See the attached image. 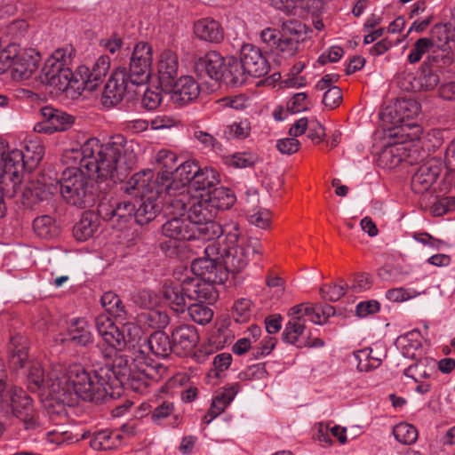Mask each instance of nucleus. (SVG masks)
Returning a JSON list of instances; mask_svg holds the SVG:
<instances>
[{"instance_id": "obj_37", "label": "nucleus", "mask_w": 455, "mask_h": 455, "mask_svg": "<svg viewBox=\"0 0 455 455\" xmlns=\"http://www.w3.org/2000/svg\"><path fill=\"white\" fill-rule=\"evenodd\" d=\"M219 182L220 175L214 168L207 166L201 168L199 166V172H197L192 186V189L195 190L193 194L208 192L212 190V188L217 186Z\"/></svg>"}, {"instance_id": "obj_64", "label": "nucleus", "mask_w": 455, "mask_h": 455, "mask_svg": "<svg viewBox=\"0 0 455 455\" xmlns=\"http://www.w3.org/2000/svg\"><path fill=\"white\" fill-rule=\"evenodd\" d=\"M270 219V212L267 209L253 210L248 213L250 223L263 229L269 226Z\"/></svg>"}, {"instance_id": "obj_41", "label": "nucleus", "mask_w": 455, "mask_h": 455, "mask_svg": "<svg viewBox=\"0 0 455 455\" xmlns=\"http://www.w3.org/2000/svg\"><path fill=\"white\" fill-rule=\"evenodd\" d=\"M119 433L101 430L95 433L90 441L91 447L97 451H107L116 448L119 444Z\"/></svg>"}, {"instance_id": "obj_20", "label": "nucleus", "mask_w": 455, "mask_h": 455, "mask_svg": "<svg viewBox=\"0 0 455 455\" xmlns=\"http://www.w3.org/2000/svg\"><path fill=\"white\" fill-rule=\"evenodd\" d=\"M110 68V59L107 55L100 56L92 68L85 65L79 66L76 69L78 77L77 84L80 87V93L84 90L93 91L103 81Z\"/></svg>"}, {"instance_id": "obj_36", "label": "nucleus", "mask_w": 455, "mask_h": 455, "mask_svg": "<svg viewBox=\"0 0 455 455\" xmlns=\"http://www.w3.org/2000/svg\"><path fill=\"white\" fill-rule=\"evenodd\" d=\"M68 337L70 340L80 346H87L93 340L91 327L84 318H75L71 320L68 327Z\"/></svg>"}, {"instance_id": "obj_29", "label": "nucleus", "mask_w": 455, "mask_h": 455, "mask_svg": "<svg viewBox=\"0 0 455 455\" xmlns=\"http://www.w3.org/2000/svg\"><path fill=\"white\" fill-rule=\"evenodd\" d=\"M173 350L179 354H187L192 351L199 341V335L195 326L183 324L174 328L172 331Z\"/></svg>"}, {"instance_id": "obj_7", "label": "nucleus", "mask_w": 455, "mask_h": 455, "mask_svg": "<svg viewBox=\"0 0 455 455\" xmlns=\"http://www.w3.org/2000/svg\"><path fill=\"white\" fill-rule=\"evenodd\" d=\"M116 321L117 323H115L106 315H100L95 319L97 331L108 346L101 351L105 358H112L128 345L133 347L143 333L142 327L134 322L124 321V318Z\"/></svg>"}, {"instance_id": "obj_59", "label": "nucleus", "mask_w": 455, "mask_h": 455, "mask_svg": "<svg viewBox=\"0 0 455 455\" xmlns=\"http://www.w3.org/2000/svg\"><path fill=\"white\" fill-rule=\"evenodd\" d=\"M306 92L295 93L287 102V111L296 114L307 110L311 107Z\"/></svg>"}, {"instance_id": "obj_38", "label": "nucleus", "mask_w": 455, "mask_h": 455, "mask_svg": "<svg viewBox=\"0 0 455 455\" xmlns=\"http://www.w3.org/2000/svg\"><path fill=\"white\" fill-rule=\"evenodd\" d=\"M353 356L360 371L377 369L382 362L380 355L371 347L355 351Z\"/></svg>"}, {"instance_id": "obj_18", "label": "nucleus", "mask_w": 455, "mask_h": 455, "mask_svg": "<svg viewBox=\"0 0 455 455\" xmlns=\"http://www.w3.org/2000/svg\"><path fill=\"white\" fill-rule=\"evenodd\" d=\"M153 51L146 42L136 44L131 60L129 76L130 83L135 85L146 84L151 76Z\"/></svg>"}, {"instance_id": "obj_17", "label": "nucleus", "mask_w": 455, "mask_h": 455, "mask_svg": "<svg viewBox=\"0 0 455 455\" xmlns=\"http://www.w3.org/2000/svg\"><path fill=\"white\" fill-rule=\"evenodd\" d=\"M152 170H144L133 174L125 185V192L129 195L144 197L151 194H165L171 196L173 190L172 184H165L157 176L155 180Z\"/></svg>"}, {"instance_id": "obj_30", "label": "nucleus", "mask_w": 455, "mask_h": 455, "mask_svg": "<svg viewBox=\"0 0 455 455\" xmlns=\"http://www.w3.org/2000/svg\"><path fill=\"white\" fill-rule=\"evenodd\" d=\"M225 59L217 52L211 51L196 62V71L201 76L204 75L212 79L220 80L223 76Z\"/></svg>"}, {"instance_id": "obj_21", "label": "nucleus", "mask_w": 455, "mask_h": 455, "mask_svg": "<svg viewBox=\"0 0 455 455\" xmlns=\"http://www.w3.org/2000/svg\"><path fill=\"white\" fill-rule=\"evenodd\" d=\"M41 121L34 126V131L38 133L52 134L64 132L71 128L74 117L61 110L45 106L41 108Z\"/></svg>"}, {"instance_id": "obj_61", "label": "nucleus", "mask_w": 455, "mask_h": 455, "mask_svg": "<svg viewBox=\"0 0 455 455\" xmlns=\"http://www.w3.org/2000/svg\"><path fill=\"white\" fill-rule=\"evenodd\" d=\"M78 438L73 436L68 431H60L57 429L45 433V442L52 444L62 445L76 442Z\"/></svg>"}, {"instance_id": "obj_8", "label": "nucleus", "mask_w": 455, "mask_h": 455, "mask_svg": "<svg viewBox=\"0 0 455 455\" xmlns=\"http://www.w3.org/2000/svg\"><path fill=\"white\" fill-rule=\"evenodd\" d=\"M72 59L71 48L55 50L44 61L40 74L41 82L57 93L74 91L80 93L76 72L69 65Z\"/></svg>"}, {"instance_id": "obj_56", "label": "nucleus", "mask_w": 455, "mask_h": 455, "mask_svg": "<svg viewBox=\"0 0 455 455\" xmlns=\"http://www.w3.org/2000/svg\"><path fill=\"white\" fill-rule=\"evenodd\" d=\"M422 292H419L414 289H406L403 287L389 289L386 291V298L387 300L395 303H402L409 299H414L420 295Z\"/></svg>"}, {"instance_id": "obj_57", "label": "nucleus", "mask_w": 455, "mask_h": 455, "mask_svg": "<svg viewBox=\"0 0 455 455\" xmlns=\"http://www.w3.org/2000/svg\"><path fill=\"white\" fill-rule=\"evenodd\" d=\"M298 39H292L283 35L274 51L283 58L294 56L299 50Z\"/></svg>"}, {"instance_id": "obj_46", "label": "nucleus", "mask_w": 455, "mask_h": 455, "mask_svg": "<svg viewBox=\"0 0 455 455\" xmlns=\"http://www.w3.org/2000/svg\"><path fill=\"white\" fill-rule=\"evenodd\" d=\"M196 301V303L188 306V311L191 319L198 324L208 323L212 319L213 312L204 302L211 303L212 301L205 299Z\"/></svg>"}, {"instance_id": "obj_48", "label": "nucleus", "mask_w": 455, "mask_h": 455, "mask_svg": "<svg viewBox=\"0 0 455 455\" xmlns=\"http://www.w3.org/2000/svg\"><path fill=\"white\" fill-rule=\"evenodd\" d=\"M393 435L397 442L407 445L414 443L418 438L416 427L406 422L395 425L393 428Z\"/></svg>"}, {"instance_id": "obj_5", "label": "nucleus", "mask_w": 455, "mask_h": 455, "mask_svg": "<svg viewBox=\"0 0 455 455\" xmlns=\"http://www.w3.org/2000/svg\"><path fill=\"white\" fill-rule=\"evenodd\" d=\"M288 315L290 320L283 331V341L298 347L323 346L322 339L317 338L311 339L310 331L307 329L305 323L307 319L315 324H323L331 315H334V308L331 306L322 307L317 304L301 303L292 307Z\"/></svg>"}, {"instance_id": "obj_35", "label": "nucleus", "mask_w": 455, "mask_h": 455, "mask_svg": "<svg viewBox=\"0 0 455 455\" xmlns=\"http://www.w3.org/2000/svg\"><path fill=\"white\" fill-rule=\"evenodd\" d=\"M395 346L403 357L416 358L422 346V336L419 331L413 330L396 339Z\"/></svg>"}, {"instance_id": "obj_34", "label": "nucleus", "mask_w": 455, "mask_h": 455, "mask_svg": "<svg viewBox=\"0 0 455 455\" xmlns=\"http://www.w3.org/2000/svg\"><path fill=\"white\" fill-rule=\"evenodd\" d=\"M242 60H238L234 56L225 59L223 76L227 82L233 85L243 84L249 76Z\"/></svg>"}, {"instance_id": "obj_39", "label": "nucleus", "mask_w": 455, "mask_h": 455, "mask_svg": "<svg viewBox=\"0 0 455 455\" xmlns=\"http://www.w3.org/2000/svg\"><path fill=\"white\" fill-rule=\"evenodd\" d=\"M98 219L92 214H84L75 225L73 234L77 241L84 242L93 236L98 229Z\"/></svg>"}, {"instance_id": "obj_15", "label": "nucleus", "mask_w": 455, "mask_h": 455, "mask_svg": "<svg viewBox=\"0 0 455 455\" xmlns=\"http://www.w3.org/2000/svg\"><path fill=\"white\" fill-rule=\"evenodd\" d=\"M235 202V194L227 188H216L202 194H189V204L197 221L214 222L217 210L229 209Z\"/></svg>"}, {"instance_id": "obj_31", "label": "nucleus", "mask_w": 455, "mask_h": 455, "mask_svg": "<svg viewBox=\"0 0 455 455\" xmlns=\"http://www.w3.org/2000/svg\"><path fill=\"white\" fill-rule=\"evenodd\" d=\"M194 34L201 41L219 44L224 38V31L221 25L211 18H203L194 24Z\"/></svg>"}, {"instance_id": "obj_60", "label": "nucleus", "mask_w": 455, "mask_h": 455, "mask_svg": "<svg viewBox=\"0 0 455 455\" xmlns=\"http://www.w3.org/2000/svg\"><path fill=\"white\" fill-rule=\"evenodd\" d=\"M282 31L283 35H285L286 36L288 35L292 36H294L293 39H298V42H299V40H302L303 36L306 35L307 28L302 22L297 20H289L282 23Z\"/></svg>"}, {"instance_id": "obj_52", "label": "nucleus", "mask_w": 455, "mask_h": 455, "mask_svg": "<svg viewBox=\"0 0 455 455\" xmlns=\"http://www.w3.org/2000/svg\"><path fill=\"white\" fill-rule=\"evenodd\" d=\"M434 46V42L427 37H421L418 39L411 52L407 56V60L410 64L418 63L423 57L425 53H427L432 47Z\"/></svg>"}, {"instance_id": "obj_54", "label": "nucleus", "mask_w": 455, "mask_h": 455, "mask_svg": "<svg viewBox=\"0 0 455 455\" xmlns=\"http://www.w3.org/2000/svg\"><path fill=\"white\" fill-rule=\"evenodd\" d=\"M257 161L258 156L249 152L235 153L226 157V164L235 168H247L254 165Z\"/></svg>"}, {"instance_id": "obj_32", "label": "nucleus", "mask_w": 455, "mask_h": 455, "mask_svg": "<svg viewBox=\"0 0 455 455\" xmlns=\"http://www.w3.org/2000/svg\"><path fill=\"white\" fill-rule=\"evenodd\" d=\"M240 391L239 384H232L217 392L212 398L211 408L204 416L207 424L211 423L217 416H219L235 399Z\"/></svg>"}, {"instance_id": "obj_4", "label": "nucleus", "mask_w": 455, "mask_h": 455, "mask_svg": "<svg viewBox=\"0 0 455 455\" xmlns=\"http://www.w3.org/2000/svg\"><path fill=\"white\" fill-rule=\"evenodd\" d=\"M44 148L38 139L26 142L25 152L18 148H11L0 140V184L1 188L10 196L20 189L23 169L34 170L41 162Z\"/></svg>"}, {"instance_id": "obj_62", "label": "nucleus", "mask_w": 455, "mask_h": 455, "mask_svg": "<svg viewBox=\"0 0 455 455\" xmlns=\"http://www.w3.org/2000/svg\"><path fill=\"white\" fill-rule=\"evenodd\" d=\"M251 302L247 299H238L233 307V316L237 323H244L251 316Z\"/></svg>"}, {"instance_id": "obj_16", "label": "nucleus", "mask_w": 455, "mask_h": 455, "mask_svg": "<svg viewBox=\"0 0 455 455\" xmlns=\"http://www.w3.org/2000/svg\"><path fill=\"white\" fill-rule=\"evenodd\" d=\"M421 110L420 104L413 99H399L387 106L381 113L383 122L393 128H400L403 135L413 131L416 135L421 132V127L411 122Z\"/></svg>"}, {"instance_id": "obj_22", "label": "nucleus", "mask_w": 455, "mask_h": 455, "mask_svg": "<svg viewBox=\"0 0 455 455\" xmlns=\"http://www.w3.org/2000/svg\"><path fill=\"white\" fill-rule=\"evenodd\" d=\"M130 82L125 68H118L111 74L105 85L101 103L110 108L121 102Z\"/></svg>"}, {"instance_id": "obj_47", "label": "nucleus", "mask_w": 455, "mask_h": 455, "mask_svg": "<svg viewBox=\"0 0 455 455\" xmlns=\"http://www.w3.org/2000/svg\"><path fill=\"white\" fill-rule=\"evenodd\" d=\"M439 83V77L433 72H422L417 77H413L411 82V87L406 90L412 91H431L436 87Z\"/></svg>"}, {"instance_id": "obj_23", "label": "nucleus", "mask_w": 455, "mask_h": 455, "mask_svg": "<svg viewBox=\"0 0 455 455\" xmlns=\"http://www.w3.org/2000/svg\"><path fill=\"white\" fill-rule=\"evenodd\" d=\"M442 170V164L430 158L421 164L411 177V188L417 194L430 191L435 184Z\"/></svg>"}, {"instance_id": "obj_12", "label": "nucleus", "mask_w": 455, "mask_h": 455, "mask_svg": "<svg viewBox=\"0 0 455 455\" xmlns=\"http://www.w3.org/2000/svg\"><path fill=\"white\" fill-rule=\"evenodd\" d=\"M8 353L10 364L13 369H22L26 366V364L28 365L27 378L28 386L30 390L36 391L40 388H45L49 391V395L52 396L53 399H55L54 394L49 387V374L56 365L51 369L47 374V379H45L44 370L42 369L39 362H27L28 340L24 336L20 334L12 337L8 347Z\"/></svg>"}, {"instance_id": "obj_40", "label": "nucleus", "mask_w": 455, "mask_h": 455, "mask_svg": "<svg viewBox=\"0 0 455 455\" xmlns=\"http://www.w3.org/2000/svg\"><path fill=\"white\" fill-rule=\"evenodd\" d=\"M148 347L158 357H166L173 350V342L164 331H156L148 339Z\"/></svg>"}, {"instance_id": "obj_11", "label": "nucleus", "mask_w": 455, "mask_h": 455, "mask_svg": "<svg viewBox=\"0 0 455 455\" xmlns=\"http://www.w3.org/2000/svg\"><path fill=\"white\" fill-rule=\"evenodd\" d=\"M58 181L63 200L73 206L84 208L93 203L91 180H94L84 173L78 166L65 164Z\"/></svg>"}, {"instance_id": "obj_1", "label": "nucleus", "mask_w": 455, "mask_h": 455, "mask_svg": "<svg viewBox=\"0 0 455 455\" xmlns=\"http://www.w3.org/2000/svg\"><path fill=\"white\" fill-rule=\"evenodd\" d=\"M138 145L116 135L103 144L96 138L88 139L79 148H67L64 164L76 165L97 181L122 180L137 162Z\"/></svg>"}, {"instance_id": "obj_28", "label": "nucleus", "mask_w": 455, "mask_h": 455, "mask_svg": "<svg viewBox=\"0 0 455 455\" xmlns=\"http://www.w3.org/2000/svg\"><path fill=\"white\" fill-rule=\"evenodd\" d=\"M175 180H179L181 184V187L176 184L175 180L171 181L173 190L172 191V195L168 196L169 198H174L177 195L185 192L192 194V186L196 180V176L197 172H199V165L194 160H188L182 164H180L175 169Z\"/></svg>"}, {"instance_id": "obj_55", "label": "nucleus", "mask_w": 455, "mask_h": 455, "mask_svg": "<svg viewBox=\"0 0 455 455\" xmlns=\"http://www.w3.org/2000/svg\"><path fill=\"white\" fill-rule=\"evenodd\" d=\"M434 373L432 367L427 366L423 363H418L410 365L404 371V375L417 381L430 380L431 376Z\"/></svg>"}, {"instance_id": "obj_19", "label": "nucleus", "mask_w": 455, "mask_h": 455, "mask_svg": "<svg viewBox=\"0 0 455 455\" xmlns=\"http://www.w3.org/2000/svg\"><path fill=\"white\" fill-rule=\"evenodd\" d=\"M424 156L425 152L420 153L417 145L401 141L385 147L379 154V161L384 167L394 168L402 162L416 164Z\"/></svg>"}, {"instance_id": "obj_51", "label": "nucleus", "mask_w": 455, "mask_h": 455, "mask_svg": "<svg viewBox=\"0 0 455 455\" xmlns=\"http://www.w3.org/2000/svg\"><path fill=\"white\" fill-rule=\"evenodd\" d=\"M251 124L247 119H242L228 124L224 129V135L227 139H245L250 135Z\"/></svg>"}, {"instance_id": "obj_43", "label": "nucleus", "mask_w": 455, "mask_h": 455, "mask_svg": "<svg viewBox=\"0 0 455 455\" xmlns=\"http://www.w3.org/2000/svg\"><path fill=\"white\" fill-rule=\"evenodd\" d=\"M138 319L144 326L154 329H164L170 322L169 315L166 312L156 309L155 307L139 315Z\"/></svg>"}, {"instance_id": "obj_2", "label": "nucleus", "mask_w": 455, "mask_h": 455, "mask_svg": "<svg viewBox=\"0 0 455 455\" xmlns=\"http://www.w3.org/2000/svg\"><path fill=\"white\" fill-rule=\"evenodd\" d=\"M121 381L112 365L97 366L88 371L75 363L64 367L57 364L49 374V387L55 400L64 405H73L77 397L84 401L100 402L121 395Z\"/></svg>"}, {"instance_id": "obj_6", "label": "nucleus", "mask_w": 455, "mask_h": 455, "mask_svg": "<svg viewBox=\"0 0 455 455\" xmlns=\"http://www.w3.org/2000/svg\"><path fill=\"white\" fill-rule=\"evenodd\" d=\"M225 239L220 243V260L226 272L238 273L243 270L251 257L260 253L261 244L259 239L242 235L236 223L227 225L223 228Z\"/></svg>"}, {"instance_id": "obj_42", "label": "nucleus", "mask_w": 455, "mask_h": 455, "mask_svg": "<svg viewBox=\"0 0 455 455\" xmlns=\"http://www.w3.org/2000/svg\"><path fill=\"white\" fill-rule=\"evenodd\" d=\"M156 162L160 164L164 169L163 172L159 173L161 180L165 184H171V175L176 168L177 156L174 152L168 149H161L156 155Z\"/></svg>"}, {"instance_id": "obj_13", "label": "nucleus", "mask_w": 455, "mask_h": 455, "mask_svg": "<svg viewBox=\"0 0 455 455\" xmlns=\"http://www.w3.org/2000/svg\"><path fill=\"white\" fill-rule=\"evenodd\" d=\"M212 292L209 284L186 276L180 283H165L161 289L162 300L175 312H184L188 300H203Z\"/></svg>"}, {"instance_id": "obj_3", "label": "nucleus", "mask_w": 455, "mask_h": 455, "mask_svg": "<svg viewBox=\"0 0 455 455\" xmlns=\"http://www.w3.org/2000/svg\"><path fill=\"white\" fill-rule=\"evenodd\" d=\"M165 214L169 220L162 226V234L170 240L169 245L162 244V249H175L181 242L198 240L212 241L223 234V228L217 222L197 221L189 204V193L182 192L174 198H164Z\"/></svg>"}, {"instance_id": "obj_53", "label": "nucleus", "mask_w": 455, "mask_h": 455, "mask_svg": "<svg viewBox=\"0 0 455 455\" xmlns=\"http://www.w3.org/2000/svg\"><path fill=\"white\" fill-rule=\"evenodd\" d=\"M180 120L172 114H159L150 120V128L154 131L170 130L180 126Z\"/></svg>"}, {"instance_id": "obj_10", "label": "nucleus", "mask_w": 455, "mask_h": 455, "mask_svg": "<svg viewBox=\"0 0 455 455\" xmlns=\"http://www.w3.org/2000/svg\"><path fill=\"white\" fill-rule=\"evenodd\" d=\"M6 371L0 358V402L8 413L20 419L26 429H34L38 426L32 400L26 392L6 383Z\"/></svg>"}, {"instance_id": "obj_33", "label": "nucleus", "mask_w": 455, "mask_h": 455, "mask_svg": "<svg viewBox=\"0 0 455 455\" xmlns=\"http://www.w3.org/2000/svg\"><path fill=\"white\" fill-rule=\"evenodd\" d=\"M163 194H151L150 196L140 197L139 207L134 210V220L139 225H145L154 220L157 212L160 210L161 202L158 197Z\"/></svg>"}, {"instance_id": "obj_24", "label": "nucleus", "mask_w": 455, "mask_h": 455, "mask_svg": "<svg viewBox=\"0 0 455 455\" xmlns=\"http://www.w3.org/2000/svg\"><path fill=\"white\" fill-rule=\"evenodd\" d=\"M135 205L129 202H116L111 204L101 202L99 205V212L101 217L111 221L113 226H117L120 229L134 220Z\"/></svg>"}, {"instance_id": "obj_45", "label": "nucleus", "mask_w": 455, "mask_h": 455, "mask_svg": "<svg viewBox=\"0 0 455 455\" xmlns=\"http://www.w3.org/2000/svg\"><path fill=\"white\" fill-rule=\"evenodd\" d=\"M33 229L36 235L43 239H50L58 235L56 222L49 215L36 218L33 222Z\"/></svg>"}, {"instance_id": "obj_63", "label": "nucleus", "mask_w": 455, "mask_h": 455, "mask_svg": "<svg viewBox=\"0 0 455 455\" xmlns=\"http://www.w3.org/2000/svg\"><path fill=\"white\" fill-rule=\"evenodd\" d=\"M162 102V92L159 88H147L144 92L141 104L143 108L153 110L156 109Z\"/></svg>"}, {"instance_id": "obj_25", "label": "nucleus", "mask_w": 455, "mask_h": 455, "mask_svg": "<svg viewBox=\"0 0 455 455\" xmlns=\"http://www.w3.org/2000/svg\"><path fill=\"white\" fill-rule=\"evenodd\" d=\"M170 86L168 90L170 99L177 107L191 103L200 93V86L191 76H182Z\"/></svg>"}, {"instance_id": "obj_27", "label": "nucleus", "mask_w": 455, "mask_h": 455, "mask_svg": "<svg viewBox=\"0 0 455 455\" xmlns=\"http://www.w3.org/2000/svg\"><path fill=\"white\" fill-rule=\"evenodd\" d=\"M156 66L161 85L167 88L178 76L179 57L177 53L170 49L162 51L157 56Z\"/></svg>"}, {"instance_id": "obj_14", "label": "nucleus", "mask_w": 455, "mask_h": 455, "mask_svg": "<svg viewBox=\"0 0 455 455\" xmlns=\"http://www.w3.org/2000/svg\"><path fill=\"white\" fill-rule=\"evenodd\" d=\"M4 55V63L1 74L9 71L12 78L16 81L30 78L37 70L41 59L36 50L23 48L16 43L6 45Z\"/></svg>"}, {"instance_id": "obj_26", "label": "nucleus", "mask_w": 455, "mask_h": 455, "mask_svg": "<svg viewBox=\"0 0 455 455\" xmlns=\"http://www.w3.org/2000/svg\"><path fill=\"white\" fill-rule=\"evenodd\" d=\"M240 58L251 76L262 77L270 70V64L256 45L246 44L240 50Z\"/></svg>"}, {"instance_id": "obj_58", "label": "nucleus", "mask_w": 455, "mask_h": 455, "mask_svg": "<svg viewBox=\"0 0 455 455\" xmlns=\"http://www.w3.org/2000/svg\"><path fill=\"white\" fill-rule=\"evenodd\" d=\"M144 355H140L137 358L132 360V362L129 364L127 370H124L122 374L124 376L127 375L128 379H140L142 376L147 375V370L148 365L144 362Z\"/></svg>"}, {"instance_id": "obj_44", "label": "nucleus", "mask_w": 455, "mask_h": 455, "mask_svg": "<svg viewBox=\"0 0 455 455\" xmlns=\"http://www.w3.org/2000/svg\"><path fill=\"white\" fill-rule=\"evenodd\" d=\"M421 134L422 131L416 135L413 134L412 131L411 133H406V136L410 138L411 140H419L421 147L427 150L438 148L443 141V132L441 130L434 129L427 132L422 136Z\"/></svg>"}, {"instance_id": "obj_9", "label": "nucleus", "mask_w": 455, "mask_h": 455, "mask_svg": "<svg viewBox=\"0 0 455 455\" xmlns=\"http://www.w3.org/2000/svg\"><path fill=\"white\" fill-rule=\"evenodd\" d=\"M205 243L203 242L204 256L194 259L191 263L190 270H187L186 277L188 279H196L201 283H207L212 288L211 298H204L208 301H214L217 299V293L213 283H222L227 278L226 270L220 260V243L211 242Z\"/></svg>"}, {"instance_id": "obj_49", "label": "nucleus", "mask_w": 455, "mask_h": 455, "mask_svg": "<svg viewBox=\"0 0 455 455\" xmlns=\"http://www.w3.org/2000/svg\"><path fill=\"white\" fill-rule=\"evenodd\" d=\"M102 307L110 314L114 315L116 319L124 318L125 315L124 307L120 298L113 291L105 292L101 299Z\"/></svg>"}, {"instance_id": "obj_50", "label": "nucleus", "mask_w": 455, "mask_h": 455, "mask_svg": "<svg viewBox=\"0 0 455 455\" xmlns=\"http://www.w3.org/2000/svg\"><path fill=\"white\" fill-rule=\"evenodd\" d=\"M131 299L139 307L150 309L156 307L161 299L150 290H141L132 294Z\"/></svg>"}]
</instances>
